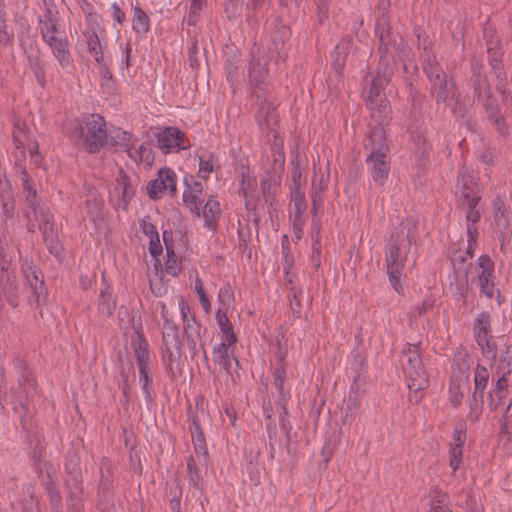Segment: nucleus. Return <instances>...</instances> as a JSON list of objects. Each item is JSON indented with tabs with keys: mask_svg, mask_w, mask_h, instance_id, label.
<instances>
[{
	"mask_svg": "<svg viewBox=\"0 0 512 512\" xmlns=\"http://www.w3.org/2000/svg\"><path fill=\"white\" fill-rule=\"evenodd\" d=\"M418 220L408 217L391 232L385 245V262L389 282L398 294H403L401 275L418 230Z\"/></svg>",
	"mask_w": 512,
	"mask_h": 512,
	"instance_id": "1",
	"label": "nucleus"
},
{
	"mask_svg": "<svg viewBox=\"0 0 512 512\" xmlns=\"http://www.w3.org/2000/svg\"><path fill=\"white\" fill-rule=\"evenodd\" d=\"M424 52L422 70L430 83V94L435 98L438 110L442 108L445 111L450 106L455 117L464 118L468 110L460 103L461 95L456 81L443 70L435 56H430L427 46H424Z\"/></svg>",
	"mask_w": 512,
	"mask_h": 512,
	"instance_id": "2",
	"label": "nucleus"
},
{
	"mask_svg": "<svg viewBox=\"0 0 512 512\" xmlns=\"http://www.w3.org/2000/svg\"><path fill=\"white\" fill-rule=\"evenodd\" d=\"M270 57L263 50H252L248 67L251 95L255 99L258 110L255 114L259 126H269L275 115V107L270 97Z\"/></svg>",
	"mask_w": 512,
	"mask_h": 512,
	"instance_id": "3",
	"label": "nucleus"
},
{
	"mask_svg": "<svg viewBox=\"0 0 512 512\" xmlns=\"http://www.w3.org/2000/svg\"><path fill=\"white\" fill-rule=\"evenodd\" d=\"M421 342L406 343L402 350V367L408 380V388L414 395L409 401L418 403L422 398V391L429 386V379L421 357Z\"/></svg>",
	"mask_w": 512,
	"mask_h": 512,
	"instance_id": "4",
	"label": "nucleus"
},
{
	"mask_svg": "<svg viewBox=\"0 0 512 512\" xmlns=\"http://www.w3.org/2000/svg\"><path fill=\"white\" fill-rule=\"evenodd\" d=\"M368 146L371 152L366 159V163L369 166L373 181L382 186L388 178L390 171V163L387 156L388 145L386 144V135L382 127L371 129L366 147Z\"/></svg>",
	"mask_w": 512,
	"mask_h": 512,
	"instance_id": "5",
	"label": "nucleus"
},
{
	"mask_svg": "<svg viewBox=\"0 0 512 512\" xmlns=\"http://www.w3.org/2000/svg\"><path fill=\"white\" fill-rule=\"evenodd\" d=\"M375 34L378 37V65L397 69L398 62H404L403 55L407 44L403 37L393 32L391 27L377 28Z\"/></svg>",
	"mask_w": 512,
	"mask_h": 512,
	"instance_id": "6",
	"label": "nucleus"
},
{
	"mask_svg": "<svg viewBox=\"0 0 512 512\" xmlns=\"http://www.w3.org/2000/svg\"><path fill=\"white\" fill-rule=\"evenodd\" d=\"M163 328H162V343L164 351V361L166 362V369L171 379H176L182 374V368L179 366V361L182 354V341L179 337L178 325L164 315Z\"/></svg>",
	"mask_w": 512,
	"mask_h": 512,
	"instance_id": "7",
	"label": "nucleus"
},
{
	"mask_svg": "<svg viewBox=\"0 0 512 512\" xmlns=\"http://www.w3.org/2000/svg\"><path fill=\"white\" fill-rule=\"evenodd\" d=\"M80 138L89 153L99 152L108 143L106 122L102 115L91 114L80 125Z\"/></svg>",
	"mask_w": 512,
	"mask_h": 512,
	"instance_id": "8",
	"label": "nucleus"
},
{
	"mask_svg": "<svg viewBox=\"0 0 512 512\" xmlns=\"http://www.w3.org/2000/svg\"><path fill=\"white\" fill-rule=\"evenodd\" d=\"M83 446L80 443H71L64 461V486L67 493L85 492L83 485V467L81 464V454Z\"/></svg>",
	"mask_w": 512,
	"mask_h": 512,
	"instance_id": "9",
	"label": "nucleus"
},
{
	"mask_svg": "<svg viewBox=\"0 0 512 512\" xmlns=\"http://www.w3.org/2000/svg\"><path fill=\"white\" fill-rule=\"evenodd\" d=\"M22 272L30 292L28 295L29 303L36 307L45 304L47 301L48 291L40 268L29 262H25L22 265Z\"/></svg>",
	"mask_w": 512,
	"mask_h": 512,
	"instance_id": "10",
	"label": "nucleus"
},
{
	"mask_svg": "<svg viewBox=\"0 0 512 512\" xmlns=\"http://www.w3.org/2000/svg\"><path fill=\"white\" fill-rule=\"evenodd\" d=\"M470 76L467 79V89L472 93V104L475 103L476 98L488 93L491 88V83L488 76L484 73V62L480 57L473 56L470 60Z\"/></svg>",
	"mask_w": 512,
	"mask_h": 512,
	"instance_id": "11",
	"label": "nucleus"
},
{
	"mask_svg": "<svg viewBox=\"0 0 512 512\" xmlns=\"http://www.w3.org/2000/svg\"><path fill=\"white\" fill-rule=\"evenodd\" d=\"M167 190L171 196L176 195V174L171 168L164 167L158 171L156 179L149 181L147 193L150 199L157 200L160 198V193Z\"/></svg>",
	"mask_w": 512,
	"mask_h": 512,
	"instance_id": "12",
	"label": "nucleus"
},
{
	"mask_svg": "<svg viewBox=\"0 0 512 512\" xmlns=\"http://www.w3.org/2000/svg\"><path fill=\"white\" fill-rule=\"evenodd\" d=\"M113 495V473L111 465L106 458H104L100 466V479L97 487L98 509L105 510L107 505L112 502Z\"/></svg>",
	"mask_w": 512,
	"mask_h": 512,
	"instance_id": "13",
	"label": "nucleus"
},
{
	"mask_svg": "<svg viewBox=\"0 0 512 512\" xmlns=\"http://www.w3.org/2000/svg\"><path fill=\"white\" fill-rule=\"evenodd\" d=\"M487 61L490 66L491 73L495 78L496 90L504 95L508 85L507 72L504 67L503 59L505 51L503 50H486Z\"/></svg>",
	"mask_w": 512,
	"mask_h": 512,
	"instance_id": "14",
	"label": "nucleus"
},
{
	"mask_svg": "<svg viewBox=\"0 0 512 512\" xmlns=\"http://www.w3.org/2000/svg\"><path fill=\"white\" fill-rule=\"evenodd\" d=\"M187 413L189 430L191 432L192 443L195 453L197 454L198 457H202L203 461L206 463L209 455L205 434L202 430L200 423V418L197 413L192 412L191 406H189Z\"/></svg>",
	"mask_w": 512,
	"mask_h": 512,
	"instance_id": "15",
	"label": "nucleus"
},
{
	"mask_svg": "<svg viewBox=\"0 0 512 512\" xmlns=\"http://www.w3.org/2000/svg\"><path fill=\"white\" fill-rule=\"evenodd\" d=\"M158 147L163 153L168 154L173 149H185L183 141L185 134L177 127H166L156 135Z\"/></svg>",
	"mask_w": 512,
	"mask_h": 512,
	"instance_id": "16",
	"label": "nucleus"
},
{
	"mask_svg": "<svg viewBox=\"0 0 512 512\" xmlns=\"http://www.w3.org/2000/svg\"><path fill=\"white\" fill-rule=\"evenodd\" d=\"M458 185L461 186L463 204L478 205L481 200L480 188L474 177L468 173H461L458 177Z\"/></svg>",
	"mask_w": 512,
	"mask_h": 512,
	"instance_id": "17",
	"label": "nucleus"
},
{
	"mask_svg": "<svg viewBox=\"0 0 512 512\" xmlns=\"http://www.w3.org/2000/svg\"><path fill=\"white\" fill-rule=\"evenodd\" d=\"M185 185L186 188L183 192V202L192 213H195L197 217H200L201 206L203 203L200 196L203 192V185L199 181H194L193 184H190L187 179H185Z\"/></svg>",
	"mask_w": 512,
	"mask_h": 512,
	"instance_id": "18",
	"label": "nucleus"
},
{
	"mask_svg": "<svg viewBox=\"0 0 512 512\" xmlns=\"http://www.w3.org/2000/svg\"><path fill=\"white\" fill-rule=\"evenodd\" d=\"M136 356L137 365L139 369V380L142 383V390L145 395L147 402L153 401L155 398L154 391L152 389V377L148 374V368L150 365V356L145 354L141 349Z\"/></svg>",
	"mask_w": 512,
	"mask_h": 512,
	"instance_id": "19",
	"label": "nucleus"
},
{
	"mask_svg": "<svg viewBox=\"0 0 512 512\" xmlns=\"http://www.w3.org/2000/svg\"><path fill=\"white\" fill-rule=\"evenodd\" d=\"M179 305L185 337L201 340L206 332V328L203 329L202 325L196 321L194 314L191 313L190 307L183 300L180 301Z\"/></svg>",
	"mask_w": 512,
	"mask_h": 512,
	"instance_id": "20",
	"label": "nucleus"
},
{
	"mask_svg": "<svg viewBox=\"0 0 512 512\" xmlns=\"http://www.w3.org/2000/svg\"><path fill=\"white\" fill-rule=\"evenodd\" d=\"M51 48L53 55L62 67L72 64L73 60L69 50V42L66 37L51 36L46 42Z\"/></svg>",
	"mask_w": 512,
	"mask_h": 512,
	"instance_id": "21",
	"label": "nucleus"
},
{
	"mask_svg": "<svg viewBox=\"0 0 512 512\" xmlns=\"http://www.w3.org/2000/svg\"><path fill=\"white\" fill-rule=\"evenodd\" d=\"M234 344H229L227 341H223L213 349V359L218 363L227 374H232V361L234 360L236 365H239L238 359L233 356V349L231 347Z\"/></svg>",
	"mask_w": 512,
	"mask_h": 512,
	"instance_id": "22",
	"label": "nucleus"
},
{
	"mask_svg": "<svg viewBox=\"0 0 512 512\" xmlns=\"http://www.w3.org/2000/svg\"><path fill=\"white\" fill-rule=\"evenodd\" d=\"M470 363L466 354L458 353L452 364V383H457V388L469 383Z\"/></svg>",
	"mask_w": 512,
	"mask_h": 512,
	"instance_id": "23",
	"label": "nucleus"
},
{
	"mask_svg": "<svg viewBox=\"0 0 512 512\" xmlns=\"http://www.w3.org/2000/svg\"><path fill=\"white\" fill-rule=\"evenodd\" d=\"M311 202H312L311 211L313 214L312 228H313V231H315V233L312 234L313 241H314L313 249L319 255L320 254V225H319V220L316 219V216L323 204V189L322 188H320L318 190L315 189L312 191Z\"/></svg>",
	"mask_w": 512,
	"mask_h": 512,
	"instance_id": "24",
	"label": "nucleus"
},
{
	"mask_svg": "<svg viewBox=\"0 0 512 512\" xmlns=\"http://www.w3.org/2000/svg\"><path fill=\"white\" fill-rule=\"evenodd\" d=\"M103 287L100 289V294L98 298V312L104 317H110L117 306L116 297L113 295L112 288L110 284H107L105 281V276L103 275Z\"/></svg>",
	"mask_w": 512,
	"mask_h": 512,
	"instance_id": "25",
	"label": "nucleus"
},
{
	"mask_svg": "<svg viewBox=\"0 0 512 512\" xmlns=\"http://www.w3.org/2000/svg\"><path fill=\"white\" fill-rule=\"evenodd\" d=\"M38 229L42 232L43 241L49 252L56 258H60L63 254V248L58 239L55 222L53 221L47 225L38 226Z\"/></svg>",
	"mask_w": 512,
	"mask_h": 512,
	"instance_id": "26",
	"label": "nucleus"
},
{
	"mask_svg": "<svg viewBox=\"0 0 512 512\" xmlns=\"http://www.w3.org/2000/svg\"><path fill=\"white\" fill-rule=\"evenodd\" d=\"M201 215L204 219V227L209 230L216 231L218 227V220L221 216L219 201L213 196H210L201 210Z\"/></svg>",
	"mask_w": 512,
	"mask_h": 512,
	"instance_id": "27",
	"label": "nucleus"
},
{
	"mask_svg": "<svg viewBox=\"0 0 512 512\" xmlns=\"http://www.w3.org/2000/svg\"><path fill=\"white\" fill-rule=\"evenodd\" d=\"M491 331V315L489 312H481L474 323V337L477 344L484 343L489 338Z\"/></svg>",
	"mask_w": 512,
	"mask_h": 512,
	"instance_id": "28",
	"label": "nucleus"
},
{
	"mask_svg": "<svg viewBox=\"0 0 512 512\" xmlns=\"http://www.w3.org/2000/svg\"><path fill=\"white\" fill-rule=\"evenodd\" d=\"M352 44L353 42L351 37L343 38L332 52L333 67L338 74L342 72L345 66L346 58L349 54Z\"/></svg>",
	"mask_w": 512,
	"mask_h": 512,
	"instance_id": "29",
	"label": "nucleus"
},
{
	"mask_svg": "<svg viewBox=\"0 0 512 512\" xmlns=\"http://www.w3.org/2000/svg\"><path fill=\"white\" fill-rule=\"evenodd\" d=\"M371 111V117L379 124L388 122L391 113V107L388 100H377L366 103Z\"/></svg>",
	"mask_w": 512,
	"mask_h": 512,
	"instance_id": "30",
	"label": "nucleus"
},
{
	"mask_svg": "<svg viewBox=\"0 0 512 512\" xmlns=\"http://www.w3.org/2000/svg\"><path fill=\"white\" fill-rule=\"evenodd\" d=\"M291 36L290 28L284 25L281 21H277L275 29L272 32L271 39L274 51L281 56L286 42Z\"/></svg>",
	"mask_w": 512,
	"mask_h": 512,
	"instance_id": "31",
	"label": "nucleus"
},
{
	"mask_svg": "<svg viewBox=\"0 0 512 512\" xmlns=\"http://www.w3.org/2000/svg\"><path fill=\"white\" fill-rule=\"evenodd\" d=\"M402 66L403 71L405 73V76H403V80L406 88L408 89V98L411 100V104L415 108L418 90L414 86V81L418 71V66L415 63H411L410 65H408L405 62L402 63Z\"/></svg>",
	"mask_w": 512,
	"mask_h": 512,
	"instance_id": "32",
	"label": "nucleus"
},
{
	"mask_svg": "<svg viewBox=\"0 0 512 512\" xmlns=\"http://www.w3.org/2000/svg\"><path fill=\"white\" fill-rule=\"evenodd\" d=\"M273 385L278 391L277 404H288L290 391L285 389L284 381L286 378V368L276 367L272 373Z\"/></svg>",
	"mask_w": 512,
	"mask_h": 512,
	"instance_id": "33",
	"label": "nucleus"
},
{
	"mask_svg": "<svg viewBox=\"0 0 512 512\" xmlns=\"http://www.w3.org/2000/svg\"><path fill=\"white\" fill-rule=\"evenodd\" d=\"M279 186L280 182L270 173H266L261 178L260 187L266 203H269L270 205L273 204L276 199Z\"/></svg>",
	"mask_w": 512,
	"mask_h": 512,
	"instance_id": "34",
	"label": "nucleus"
},
{
	"mask_svg": "<svg viewBox=\"0 0 512 512\" xmlns=\"http://www.w3.org/2000/svg\"><path fill=\"white\" fill-rule=\"evenodd\" d=\"M216 321L222 332V340L235 344L238 340L237 335L234 333L233 325L227 317L226 312L219 308L216 312Z\"/></svg>",
	"mask_w": 512,
	"mask_h": 512,
	"instance_id": "35",
	"label": "nucleus"
},
{
	"mask_svg": "<svg viewBox=\"0 0 512 512\" xmlns=\"http://www.w3.org/2000/svg\"><path fill=\"white\" fill-rule=\"evenodd\" d=\"M502 205H503V203L500 201H496L494 203V209H495L494 219H495L496 226L499 230L501 240H502V242H504L507 239H509L511 230L509 229L508 214L506 213V211L501 210Z\"/></svg>",
	"mask_w": 512,
	"mask_h": 512,
	"instance_id": "36",
	"label": "nucleus"
},
{
	"mask_svg": "<svg viewBox=\"0 0 512 512\" xmlns=\"http://www.w3.org/2000/svg\"><path fill=\"white\" fill-rule=\"evenodd\" d=\"M27 217L29 220L33 217L38 222V226H44L54 221V216L46 207L40 206L39 203L33 202L29 204Z\"/></svg>",
	"mask_w": 512,
	"mask_h": 512,
	"instance_id": "37",
	"label": "nucleus"
},
{
	"mask_svg": "<svg viewBox=\"0 0 512 512\" xmlns=\"http://www.w3.org/2000/svg\"><path fill=\"white\" fill-rule=\"evenodd\" d=\"M397 69L377 65L375 75L372 77L370 85L371 87L385 90L386 86L390 83L392 76Z\"/></svg>",
	"mask_w": 512,
	"mask_h": 512,
	"instance_id": "38",
	"label": "nucleus"
},
{
	"mask_svg": "<svg viewBox=\"0 0 512 512\" xmlns=\"http://www.w3.org/2000/svg\"><path fill=\"white\" fill-rule=\"evenodd\" d=\"M86 37L88 52L94 56L95 61L102 65L104 63V56L100 39L94 29L84 32Z\"/></svg>",
	"mask_w": 512,
	"mask_h": 512,
	"instance_id": "39",
	"label": "nucleus"
},
{
	"mask_svg": "<svg viewBox=\"0 0 512 512\" xmlns=\"http://www.w3.org/2000/svg\"><path fill=\"white\" fill-rule=\"evenodd\" d=\"M115 189L119 193H121V201L123 203V208L126 209L128 203L135 195V189L132 186L129 177L123 173V170H121V175L117 179V185Z\"/></svg>",
	"mask_w": 512,
	"mask_h": 512,
	"instance_id": "40",
	"label": "nucleus"
},
{
	"mask_svg": "<svg viewBox=\"0 0 512 512\" xmlns=\"http://www.w3.org/2000/svg\"><path fill=\"white\" fill-rule=\"evenodd\" d=\"M43 483L50 501L51 508L55 511H58L62 504V497L56 483L53 481L49 472H47L46 480H43Z\"/></svg>",
	"mask_w": 512,
	"mask_h": 512,
	"instance_id": "41",
	"label": "nucleus"
},
{
	"mask_svg": "<svg viewBox=\"0 0 512 512\" xmlns=\"http://www.w3.org/2000/svg\"><path fill=\"white\" fill-rule=\"evenodd\" d=\"M390 7L391 0H379L376 6V24L375 29L377 28H386L391 27L390 25Z\"/></svg>",
	"mask_w": 512,
	"mask_h": 512,
	"instance_id": "42",
	"label": "nucleus"
},
{
	"mask_svg": "<svg viewBox=\"0 0 512 512\" xmlns=\"http://www.w3.org/2000/svg\"><path fill=\"white\" fill-rule=\"evenodd\" d=\"M132 148L133 147H128L127 149V154L131 159L136 162H145L149 165L153 163L155 159L154 151L149 144L142 143L135 152H132Z\"/></svg>",
	"mask_w": 512,
	"mask_h": 512,
	"instance_id": "43",
	"label": "nucleus"
},
{
	"mask_svg": "<svg viewBox=\"0 0 512 512\" xmlns=\"http://www.w3.org/2000/svg\"><path fill=\"white\" fill-rule=\"evenodd\" d=\"M291 179L293 182V186L291 190H303V187L306 184V179L303 177L302 167L300 164L299 154L296 153L294 159L292 160V168H291Z\"/></svg>",
	"mask_w": 512,
	"mask_h": 512,
	"instance_id": "44",
	"label": "nucleus"
},
{
	"mask_svg": "<svg viewBox=\"0 0 512 512\" xmlns=\"http://www.w3.org/2000/svg\"><path fill=\"white\" fill-rule=\"evenodd\" d=\"M133 29L139 34H145L150 29L149 17L139 7L133 8Z\"/></svg>",
	"mask_w": 512,
	"mask_h": 512,
	"instance_id": "45",
	"label": "nucleus"
},
{
	"mask_svg": "<svg viewBox=\"0 0 512 512\" xmlns=\"http://www.w3.org/2000/svg\"><path fill=\"white\" fill-rule=\"evenodd\" d=\"M133 330L136 334V339L132 341V347L134 348L135 357L138 356L140 349L145 353L149 354L148 342L142 331V323L139 320L137 323L133 320Z\"/></svg>",
	"mask_w": 512,
	"mask_h": 512,
	"instance_id": "46",
	"label": "nucleus"
},
{
	"mask_svg": "<svg viewBox=\"0 0 512 512\" xmlns=\"http://www.w3.org/2000/svg\"><path fill=\"white\" fill-rule=\"evenodd\" d=\"M497 359V373L502 371L505 372V374H510L512 372V345L505 344L504 349L500 350V354Z\"/></svg>",
	"mask_w": 512,
	"mask_h": 512,
	"instance_id": "47",
	"label": "nucleus"
},
{
	"mask_svg": "<svg viewBox=\"0 0 512 512\" xmlns=\"http://www.w3.org/2000/svg\"><path fill=\"white\" fill-rule=\"evenodd\" d=\"M130 141L131 134L120 128L112 131L110 136L108 135V143L113 147L123 146L127 150L128 147H133Z\"/></svg>",
	"mask_w": 512,
	"mask_h": 512,
	"instance_id": "48",
	"label": "nucleus"
},
{
	"mask_svg": "<svg viewBox=\"0 0 512 512\" xmlns=\"http://www.w3.org/2000/svg\"><path fill=\"white\" fill-rule=\"evenodd\" d=\"M278 406H280V419H279V425H280V429L281 431L285 434V438H286V448H287V451L290 452V443H291V430H292V426L290 424V422L287 420V416L289 415V411H288V408H287V404H277Z\"/></svg>",
	"mask_w": 512,
	"mask_h": 512,
	"instance_id": "49",
	"label": "nucleus"
},
{
	"mask_svg": "<svg viewBox=\"0 0 512 512\" xmlns=\"http://www.w3.org/2000/svg\"><path fill=\"white\" fill-rule=\"evenodd\" d=\"M489 122L495 127L496 132L499 136L505 138L509 135V126L505 120L501 110L493 113V115L487 116Z\"/></svg>",
	"mask_w": 512,
	"mask_h": 512,
	"instance_id": "50",
	"label": "nucleus"
},
{
	"mask_svg": "<svg viewBox=\"0 0 512 512\" xmlns=\"http://www.w3.org/2000/svg\"><path fill=\"white\" fill-rule=\"evenodd\" d=\"M483 394L484 393L476 392V390L473 391L472 398L470 400V412L468 415L471 422H476L482 414Z\"/></svg>",
	"mask_w": 512,
	"mask_h": 512,
	"instance_id": "51",
	"label": "nucleus"
},
{
	"mask_svg": "<svg viewBox=\"0 0 512 512\" xmlns=\"http://www.w3.org/2000/svg\"><path fill=\"white\" fill-rule=\"evenodd\" d=\"M291 199L294 201L295 222L301 221L302 213L307 208L304 190H291Z\"/></svg>",
	"mask_w": 512,
	"mask_h": 512,
	"instance_id": "52",
	"label": "nucleus"
},
{
	"mask_svg": "<svg viewBox=\"0 0 512 512\" xmlns=\"http://www.w3.org/2000/svg\"><path fill=\"white\" fill-rule=\"evenodd\" d=\"M84 494L85 492L67 493L68 512H85Z\"/></svg>",
	"mask_w": 512,
	"mask_h": 512,
	"instance_id": "53",
	"label": "nucleus"
},
{
	"mask_svg": "<svg viewBox=\"0 0 512 512\" xmlns=\"http://www.w3.org/2000/svg\"><path fill=\"white\" fill-rule=\"evenodd\" d=\"M483 106L485 113L487 116L493 115V113L501 110L498 100L493 95L492 90H490L488 93H485V95L480 96L476 98Z\"/></svg>",
	"mask_w": 512,
	"mask_h": 512,
	"instance_id": "54",
	"label": "nucleus"
},
{
	"mask_svg": "<svg viewBox=\"0 0 512 512\" xmlns=\"http://www.w3.org/2000/svg\"><path fill=\"white\" fill-rule=\"evenodd\" d=\"M21 180H22L23 189L27 192L26 202H27V206H29V204H31L33 202H37L36 201L37 191L35 188H33L32 178L30 177V175L28 174V172L26 171L25 168H22V170H21Z\"/></svg>",
	"mask_w": 512,
	"mask_h": 512,
	"instance_id": "55",
	"label": "nucleus"
},
{
	"mask_svg": "<svg viewBox=\"0 0 512 512\" xmlns=\"http://www.w3.org/2000/svg\"><path fill=\"white\" fill-rule=\"evenodd\" d=\"M488 380H489V372H488L487 368L478 364L476 367V370H475L474 390H476V392L484 393V391L487 387V384H488Z\"/></svg>",
	"mask_w": 512,
	"mask_h": 512,
	"instance_id": "56",
	"label": "nucleus"
},
{
	"mask_svg": "<svg viewBox=\"0 0 512 512\" xmlns=\"http://www.w3.org/2000/svg\"><path fill=\"white\" fill-rule=\"evenodd\" d=\"M187 470L189 476V484L196 489H201L200 482L202 477L193 456H189L187 459Z\"/></svg>",
	"mask_w": 512,
	"mask_h": 512,
	"instance_id": "57",
	"label": "nucleus"
},
{
	"mask_svg": "<svg viewBox=\"0 0 512 512\" xmlns=\"http://www.w3.org/2000/svg\"><path fill=\"white\" fill-rule=\"evenodd\" d=\"M3 291L7 301L13 306H18V286L14 279L7 277Z\"/></svg>",
	"mask_w": 512,
	"mask_h": 512,
	"instance_id": "58",
	"label": "nucleus"
},
{
	"mask_svg": "<svg viewBox=\"0 0 512 512\" xmlns=\"http://www.w3.org/2000/svg\"><path fill=\"white\" fill-rule=\"evenodd\" d=\"M169 493L172 495L170 499V508L173 512H181L182 488L178 481L169 486Z\"/></svg>",
	"mask_w": 512,
	"mask_h": 512,
	"instance_id": "59",
	"label": "nucleus"
},
{
	"mask_svg": "<svg viewBox=\"0 0 512 512\" xmlns=\"http://www.w3.org/2000/svg\"><path fill=\"white\" fill-rule=\"evenodd\" d=\"M186 341H187V346H188L189 350L191 351V358L194 359L199 354V352L201 350L203 353V359L206 362V364H208V356H207V352L205 349V342L203 341V339L198 340L196 338L186 337Z\"/></svg>",
	"mask_w": 512,
	"mask_h": 512,
	"instance_id": "60",
	"label": "nucleus"
},
{
	"mask_svg": "<svg viewBox=\"0 0 512 512\" xmlns=\"http://www.w3.org/2000/svg\"><path fill=\"white\" fill-rule=\"evenodd\" d=\"M478 265L482 269L479 276H485L488 279H492L494 274V262L491 260L489 255H481L478 259Z\"/></svg>",
	"mask_w": 512,
	"mask_h": 512,
	"instance_id": "61",
	"label": "nucleus"
},
{
	"mask_svg": "<svg viewBox=\"0 0 512 512\" xmlns=\"http://www.w3.org/2000/svg\"><path fill=\"white\" fill-rule=\"evenodd\" d=\"M218 299L223 307H230L234 305V292L230 284L224 285L220 288Z\"/></svg>",
	"mask_w": 512,
	"mask_h": 512,
	"instance_id": "62",
	"label": "nucleus"
},
{
	"mask_svg": "<svg viewBox=\"0 0 512 512\" xmlns=\"http://www.w3.org/2000/svg\"><path fill=\"white\" fill-rule=\"evenodd\" d=\"M291 292L292 298H290V308L293 314H295L296 317L299 318L302 310L301 298L303 296V291L301 289L292 287Z\"/></svg>",
	"mask_w": 512,
	"mask_h": 512,
	"instance_id": "63",
	"label": "nucleus"
},
{
	"mask_svg": "<svg viewBox=\"0 0 512 512\" xmlns=\"http://www.w3.org/2000/svg\"><path fill=\"white\" fill-rule=\"evenodd\" d=\"M491 338L492 337L489 336V338H487V341H484V343L478 345L481 347L482 354L485 358L496 361L498 349L497 345L493 341H491Z\"/></svg>",
	"mask_w": 512,
	"mask_h": 512,
	"instance_id": "64",
	"label": "nucleus"
}]
</instances>
